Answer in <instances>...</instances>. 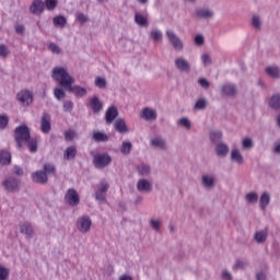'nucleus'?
Segmentation results:
<instances>
[{
	"label": "nucleus",
	"mask_w": 280,
	"mask_h": 280,
	"mask_svg": "<svg viewBox=\"0 0 280 280\" xmlns=\"http://www.w3.org/2000/svg\"><path fill=\"white\" fill-rule=\"evenodd\" d=\"M51 78L52 80H56L62 86L63 89L70 88L75 82V79L69 74V71H67L66 68L62 67H56L51 71Z\"/></svg>",
	"instance_id": "1"
},
{
	"label": "nucleus",
	"mask_w": 280,
	"mask_h": 280,
	"mask_svg": "<svg viewBox=\"0 0 280 280\" xmlns=\"http://www.w3.org/2000/svg\"><path fill=\"white\" fill-rule=\"evenodd\" d=\"M14 135H15V142H16L19 150H21V148H23V143L30 141V139H31L30 128L26 125L16 127L14 130Z\"/></svg>",
	"instance_id": "2"
},
{
	"label": "nucleus",
	"mask_w": 280,
	"mask_h": 280,
	"mask_svg": "<svg viewBox=\"0 0 280 280\" xmlns=\"http://www.w3.org/2000/svg\"><path fill=\"white\" fill-rule=\"evenodd\" d=\"M113 163V158L108 153H94L93 154V164L96 170H104Z\"/></svg>",
	"instance_id": "3"
},
{
	"label": "nucleus",
	"mask_w": 280,
	"mask_h": 280,
	"mask_svg": "<svg viewBox=\"0 0 280 280\" xmlns=\"http://www.w3.org/2000/svg\"><path fill=\"white\" fill-rule=\"evenodd\" d=\"M165 34L170 45H172L175 51H183V49H185V44L183 43V39L178 36V34H176V32H174V30L168 28L166 30Z\"/></svg>",
	"instance_id": "4"
},
{
	"label": "nucleus",
	"mask_w": 280,
	"mask_h": 280,
	"mask_svg": "<svg viewBox=\"0 0 280 280\" xmlns=\"http://www.w3.org/2000/svg\"><path fill=\"white\" fill-rule=\"evenodd\" d=\"M91 226H93V221L89 215L80 217L77 220V229L80 233H89L91 231Z\"/></svg>",
	"instance_id": "5"
},
{
	"label": "nucleus",
	"mask_w": 280,
	"mask_h": 280,
	"mask_svg": "<svg viewBox=\"0 0 280 280\" xmlns=\"http://www.w3.org/2000/svg\"><path fill=\"white\" fill-rule=\"evenodd\" d=\"M2 187L5 191L14 194L15 191H19L21 182L15 177H8L2 182Z\"/></svg>",
	"instance_id": "6"
},
{
	"label": "nucleus",
	"mask_w": 280,
	"mask_h": 280,
	"mask_svg": "<svg viewBox=\"0 0 280 280\" xmlns=\"http://www.w3.org/2000/svg\"><path fill=\"white\" fill-rule=\"evenodd\" d=\"M65 201L70 207H78L80 205V195L73 188H69L65 195Z\"/></svg>",
	"instance_id": "7"
},
{
	"label": "nucleus",
	"mask_w": 280,
	"mask_h": 280,
	"mask_svg": "<svg viewBox=\"0 0 280 280\" xmlns=\"http://www.w3.org/2000/svg\"><path fill=\"white\" fill-rule=\"evenodd\" d=\"M16 100L22 106H30L34 102V94L30 90H22L18 93Z\"/></svg>",
	"instance_id": "8"
},
{
	"label": "nucleus",
	"mask_w": 280,
	"mask_h": 280,
	"mask_svg": "<svg viewBox=\"0 0 280 280\" xmlns=\"http://www.w3.org/2000/svg\"><path fill=\"white\" fill-rule=\"evenodd\" d=\"M195 16L197 19H203L205 21H211V19L215 16V13L210 8L199 7L195 10Z\"/></svg>",
	"instance_id": "9"
},
{
	"label": "nucleus",
	"mask_w": 280,
	"mask_h": 280,
	"mask_svg": "<svg viewBox=\"0 0 280 280\" xmlns=\"http://www.w3.org/2000/svg\"><path fill=\"white\" fill-rule=\"evenodd\" d=\"M218 183V179L215 178V175L213 173L203 174L201 176V187L203 189H213Z\"/></svg>",
	"instance_id": "10"
},
{
	"label": "nucleus",
	"mask_w": 280,
	"mask_h": 280,
	"mask_svg": "<svg viewBox=\"0 0 280 280\" xmlns=\"http://www.w3.org/2000/svg\"><path fill=\"white\" fill-rule=\"evenodd\" d=\"M40 131L44 135H49V132H51V115L47 112H44L40 117Z\"/></svg>",
	"instance_id": "11"
},
{
	"label": "nucleus",
	"mask_w": 280,
	"mask_h": 280,
	"mask_svg": "<svg viewBox=\"0 0 280 280\" xmlns=\"http://www.w3.org/2000/svg\"><path fill=\"white\" fill-rule=\"evenodd\" d=\"M158 117H159V113H156V109L152 107H144L140 112V118L144 119V121H156Z\"/></svg>",
	"instance_id": "12"
},
{
	"label": "nucleus",
	"mask_w": 280,
	"mask_h": 280,
	"mask_svg": "<svg viewBox=\"0 0 280 280\" xmlns=\"http://www.w3.org/2000/svg\"><path fill=\"white\" fill-rule=\"evenodd\" d=\"M137 191H140V194H152V184L147 178H140L138 179L136 184Z\"/></svg>",
	"instance_id": "13"
},
{
	"label": "nucleus",
	"mask_w": 280,
	"mask_h": 280,
	"mask_svg": "<svg viewBox=\"0 0 280 280\" xmlns=\"http://www.w3.org/2000/svg\"><path fill=\"white\" fill-rule=\"evenodd\" d=\"M175 67L177 71H182V73H189V71H191V63L184 57L175 59Z\"/></svg>",
	"instance_id": "14"
},
{
	"label": "nucleus",
	"mask_w": 280,
	"mask_h": 280,
	"mask_svg": "<svg viewBox=\"0 0 280 280\" xmlns=\"http://www.w3.org/2000/svg\"><path fill=\"white\" fill-rule=\"evenodd\" d=\"M151 145H153V148H156L158 150H164V152H167V150H170L167 140L161 136L154 137L151 140Z\"/></svg>",
	"instance_id": "15"
},
{
	"label": "nucleus",
	"mask_w": 280,
	"mask_h": 280,
	"mask_svg": "<svg viewBox=\"0 0 280 280\" xmlns=\"http://www.w3.org/2000/svg\"><path fill=\"white\" fill-rule=\"evenodd\" d=\"M30 12L36 16L45 12V2L43 0H34L30 7Z\"/></svg>",
	"instance_id": "16"
},
{
	"label": "nucleus",
	"mask_w": 280,
	"mask_h": 280,
	"mask_svg": "<svg viewBox=\"0 0 280 280\" xmlns=\"http://www.w3.org/2000/svg\"><path fill=\"white\" fill-rule=\"evenodd\" d=\"M32 180L33 183H37L38 185H46L49 178L47 177V173L44 171H36L32 173Z\"/></svg>",
	"instance_id": "17"
},
{
	"label": "nucleus",
	"mask_w": 280,
	"mask_h": 280,
	"mask_svg": "<svg viewBox=\"0 0 280 280\" xmlns=\"http://www.w3.org/2000/svg\"><path fill=\"white\" fill-rule=\"evenodd\" d=\"M221 92L228 97H234V95H237V88L233 83H225L221 86Z\"/></svg>",
	"instance_id": "18"
},
{
	"label": "nucleus",
	"mask_w": 280,
	"mask_h": 280,
	"mask_svg": "<svg viewBox=\"0 0 280 280\" xmlns=\"http://www.w3.org/2000/svg\"><path fill=\"white\" fill-rule=\"evenodd\" d=\"M20 232L22 233V235L28 237V240H31V237H34V228L30 222L20 223Z\"/></svg>",
	"instance_id": "19"
},
{
	"label": "nucleus",
	"mask_w": 280,
	"mask_h": 280,
	"mask_svg": "<svg viewBox=\"0 0 280 280\" xmlns=\"http://www.w3.org/2000/svg\"><path fill=\"white\" fill-rule=\"evenodd\" d=\"M230 159L232 163H235L236 165H242L244 163V155L237 148L231 150Z\"/></svg>",
	"instance_id": "20"
},
{
	"label": "nucleus",
	"mask_w": 280,
	"mask_h": 280,
	"mask_svg": "<svg viewBox=\"0 0 280 280\" xmlns=\"http://www.w3.org/2000/svg\"><path fill=\"white\" fill-rule=\"evenodd\" d=\"M229 144L224 142L217 143L214 148V152L217 156H220L221 159H225V156L229 154Z\"/></svg>",
	"instance_id": "21"
},
{
	"label": "nucleus",
	"mask_w": 280,
	"mask_h": 280,
	"mask_svg": "<svg viewBox=\"0 0 280 280\" xmlns=\"http://www.w3.org/2000/svg\"><path fill=\"white\" fill-rule=\"evenodd\" d=\"M66 91H68L69 93H73L75 97H84V95H86L88 93L85 88L80 85H70Z\"/></svg>",
	"instance_id": "22"
},
{
	"label": "nucleus",
	"mask_w": 280,
	"mask_h": 280,
	"mask_svg": "<svg viewBox=\"0 0 280 280\" xmlns=\"http://www.w3.org/2000/svg\"><path fill=\"white\" fill-rule=\"evenodd\" d=\"M265 73L272 78L273 80L280 79V68L278 66H268L265 68Z\"/></svg>",
	"instance_id": "23"
},
{
	"label": "nucleus",
	"mask_w": 280,
	"mask_h": 280,
	"mask_svg": "<svg viewBox=\"0 0 280 280\" xmlns=\"http://www.w3.org/2000/svg\"><path fill=\"white\" fill-rule=\"evenodd\" d=\"M117 115H119V113L117 112V107H109L105 113L106 124H113V121L117 119Z\"/></svg>",
	"instance_id": "24"
},
{
	"label": "nucleus",
	"mask_w": 280,
	"mask_h": 280,
	"mask_svg": "<svg viewBox=\"0 0 280 280\" xmlns=\"http://www.w3.org/2000/svg\"><path fill=\"white\" fill-rule=\"evenodd\" d=\"M90 108L93 110V113L97 114L104 108V104L100 102V98L97 96H93L90 98Z\"/></svg>",
	"instance_id": "25"
},
{
	"label": "nucleus",
	"mask_w": 280,
	"mask_h": 280,
	"mask_svg": "<svg viewBox=\"0 0 280 280\" xmlns=\"http://www.w3.org/2000/svg\"><path fill=\"white\" fill-rule=\"evenodd\" d=\"M270 205V192H262L259 199L260 211H266Z\"/></svg>",
	"instance_id": "26"
},
{
	"label": "nucleus",
	"mask_w": 280,
	"mask_h": 280,
	"mask_svg": "<svg viewBox=\"0 0 280 280\" xmlns=\"http://www.w3.org/2000/svg\"><path fill=\"white\" fill-rule=\"evenodd\" d=\"M92 140L96 143H106L108 141V136L102 131H93L92 132Z\"/></svg>",
	"instance_id": "27"
},
{
	"label": "nucleus",
	"mask_w": 280,
	"mask_h": 280,
	"mask_svg": "<svg viewBox=\"0 0 280 280\" xmlns=\"http://www.w3.org/2000/svg\"><path fill=\"white\" fill-rule=\"evenodd\" d=\"M137 172L139 176H150L152 174V167L150 164L142 163L137 166Z\"/></svg>",
	"instance_id": "28"
},
{
	"label": "nucleus",
	"mask_w": 280,
	"mask_h": 280,
	"mask_svg": "<svg viewBox=\"0 0 280 280\" xmlns=\"http://www.w3.org/2000/svg\"><path fill=\"white\" fill-rule=\"evenodd\" d=\"M114 126H115L116 132H120V135L128 132V126H126V121H124V119L121 118H117L115 120Z\"/></svg>",
	"instance_id": "29"
},
{
	"label": "nucleus",
	"mask_w": 280,
	"mask_h": 280,
	"mask_svg": "<svg viewBox=\"0 0 280 280\" xmlns=\"http://www.w3.org/2000/svg\"><path fill=\"white\" fill-rule=\"evenodd\" d=\"M149 38H151L153 43H161V40H163V32L159 28H153L149 33Z\"/></svg>",
	"instance_id": "30"
},
{
	"label": "nucleus",
	"mask_w": 280,
	"mask_h": 280,
	"mask_svg": "<svg viewBox=\"0 0 280 280\" xmlns=\"http://www.w3.org/2000/svg\"><path fill=\"white\" fill-rule=\"evenodd\" d=\"M135 23L138 24L139 27H148V15H142L141 13L136 12Z\"/></svg>",
	"instance_id": "31"
},
{
	"label": "nucleus",
	"mask_w": 280,
	"mask_h": 280,
	"mask_svg": "<svg viewBox=\"0 0 280 280\" xmlns=\"http://www.w3.org/2000/svg\"><path fill=\"white\" fill-rule=\"evenodd\" d=\"M254 240L257 244H264L268 240V230H260L254 234Z\"/></svg>",
	"instance_id": "32"
},
{
	"label": "nucleus",
	"mask_w": 280,
	"mask_h": 280,
	"mask_svg": "<svg viewBox=\"0 0 280 280\" xmlns=\"http://www.w3.org/2000/svg\"><path fill=\"white\" fill-rule=\"evenodd\" d=\"M252 26L254 27V30H257L258 32H261V27H264V20H261L260 15H253L252 16Z\"/></svg>",
	"instance_id": "33"
},
{
	"label": "nucleus",
	"mask_w": 280,
	"mask_h": 280,
	"mask_svg": "<svg viewBox=\"0 0 280 280\" xmlns=\"http://www.w3.org/2000/svg\"><path fill=\"white\" fill-rule=\"evenodd\" d=\"M12 163V155L10 152L2 150L0 151V165H10Z\"/></svg>",
	"instance_id": "34"
},
{
	"label": "nucleus",
	"mask_w": 280,
	"mask_h": 280,
	"mask_svg": "<svg viewBox=\"0 0 280 280\" xmlns=\"http://www.w3.org/2000/svg\"><path fill=\"white\" fill-rule=\"evenodd\" d=\"M269 106L273 110H280V94H273L269 100Z\"/></svg>",
	"instance_id": "35"
},
{
	"label": "nucleus",
	"mask_w": 280,
	"mask_h": 280,
	"mask_svg": "<svg viewBox=\"0 0 280 280\" xmlns=\"http://www.w3.org/2000/svg\"><path fill=\"white\" fill-rule=\"evenodd\" d=\"M208 106H209V101H207V98H205V97H201V98L196 101L192 108L195 110H205Z\"/></svg>",
	"instance_id": "36"
},
{
	"label": "nucleus",
	"mask_w": 280,
	"mask_h": 280,
	"mask_svg": "<svg viewBox=\"0 0 280 280\" xmlns=\"http://www.w3.org/2000/svg\"><path fill=\"white\" fill-rule=\"evenodd\" d=\"M149 225L151 226L152 231H154L155 233H161L163 221H161V219H151L149 221Z\"/></svg>",
	"instance_id": "37"
},
{
	"label": "nucleus",
	"mask_w": 280,
	"mask_h": 280,
	"mask_svg": "<svg viewBox=\"0 0 280 280\" xmlns=\"http://www.w3.org/2000/svg\"><path fill=\"white\" fill-rule=\"evenodd\" d=\"M78 154V149L75 147H68L65 151L63 159L65 161H71Z\"/></svg>",
	"instance_id": "38"
},
{
	"label": "nucleus",
	"mask_w": 280,
	"mask_h": 280,
	"mask_svg": "<svg viewBox=\"0 0 280 280\" xmlns=\"http://www.w3.org/2000/svg\"><path fill=\"white\" fill-rule=\"evenodd\" d=\"M52 25L55 27H60L62 30V27H65V25H67V18H65L62 15H57V16L52 18Z\"/></svg>",
	"instance_id": "39"
},
{
	"label": "nucleus",
	"mask_w": 280,
	"mask_h": 280,
	"mask_svg": "<svg viewBox=\"0 0 280 280\" xmlns=\"http://www.w3.org/2000/svg\"><path fill=\"white\" fill-rule=\"evenodd\" d=\"M131 151H132V142L122 141L120 147L121 154H125V156H128V154H130Z\"/></svg>",
	"instance_id": "40"
},
{
	"label": "nucleus",
	"mask_w": 280,
	"mask_h": 280,
	"mask_svg": "<svg viewBox=\"0 0 280 280\" xmlns=\"http://www.w3.org/2000/svg\"><path fill=\"white\" fill-rule=\"evenodd\" d=\"M209 137H210V141H212V143H220V141L222 139V131L212 130V131H210Z\"/></svg>",
	"instance_id": "41"
},
{
	"label": "nucleus",
	"mask_w": 280,
	"mask_h": 280,
	"mask_svg": "<svg viewBox=\"0 0 280 280\" xmlns=\"http://www.w3.org/2000/svg\"><path fill=\"white\" fill-rule=\"evenodd\" d=\"M245 200L247 205H255V202L259 200V196L257 195V192L252 191L245 196Z\"/></svg>",
	"instance_id": "42"
},
{
	"label": "nucleus",
	"mask_w": 280,
	"mask_h": 280,
	"mask_svg": "<svg viewBox=\"0 0 280 280\" xmlns=\"http://www.w3.org/2000/svg\"><path fill=\"white\" fill-rule=\"evenodd\" d=\"M58 5V0H45L44 8L49 12H54Z\"/></svg>",
	"instance_id": "43"
},
{
	"label": "nucleus",
	"mask_w": 280,
	"mask_h": 280,
	"mask_svg": "<svg viewBox=\"0 0 280 280\" xmlns=\"http://www.w3.org/2000/svg\"><path fill=\"white\" fill-rule=\"evenodd\" d=\"M44 174H46V176H54L56 175V165L54 164H45L44 165Z\"/></svg>",
	"instance_id": "44"
},
{
	"label": "nucleus",
	"mask_w": 280,
	"mask_h": 280,
	"mask_svg": "<svg viewBox=\"0 0 280 280\" xmlns=\"http://www.w3.org/2000/svg\"><path fill=\"white\" fill-rule=\"evenodd\" d=\"M242 148L243 150H253V148H255V143L253 142V139L250 138L243 139Z\"/></svg>",
	"instance_id": "45"
},
{
	"label": "nucleus",
	"mask_w": 280,
	"mask_h": 280,
	"mask_svg": "<svg viewBox=\"0 0 280 280\" xmlns=\"http://www.w3.org/2000/svg\"><path fill=\"white\" fill-rule=\"evenodd\" d=\"M30 152H36L38 150V141L36 138H30L27 140Z\"/></svg>",
	"instance_id": "46"
},
{
	"label": "nucleus",
	"mask_w": 280,
	"mask_h": 280,
	"mask_svg": "<svg viewBox=\"0 0 280 280\" xmlns=\"http://www.w3.org/2000/svg\"><path fill=\"white\" fill-rule=\"evenodd\" d=\"M244 268H248V261L246 259H238L234 264V269L244 270Z\"/></svg>",
	"instance_id": "47"
},
{
	"label": "nucleus",
	"mask_w": 280,
	"mask_h": 280,
	"mask_svg": "<svg viewBox=\"0 0 280 280\" xmlns=\"http://www.w3.org/2000/svg\"><path fill=\"white\" fill-rule=\"evenodd\" d=\"M178 126H182L183 128H186V130H189L191 128V120L187 117H183L179 120H177Z\"/></svg>",
	"instance_id": "48"
},
{
	"label": "nucleus",
	"mask_w": 280,
	"mask_h": 280,
	"mask_svg": "<svg viewBox=\"0 0 280 280\" xmlns=\"http://www.w3.org/2000/svg\"><path fill=\"white\" fill-rule=\"evenodd\" d=\"M54 96L56 100H58V102H60V100H65V90H62L61 88H55L54 89Z\"/></svg>",
	"instance_id": "49"
},
{
	"label": "nucleus",
	"mask_w": 280,
	"mask_h": 280,
	"mask_svg": "<svg viewBox=\"0 0 280 280\" xmlns=\"http://www.w3.org/2000/svg\"><path fill=\"white\" fill-rule=\"evenodd\" d=\"M10 121V118L7 115L0 114V129L5 130L8 128V124Z\"/></svg>",
	"instance_id": "50"
},
{
	"label": "nucleus",
	"mask_w": 280,
	"mask_h": 280,
	"mask_svg": "<svg viewBox=\"0 0 280 280\" xmlns=\"http://www.w3.org/2000/svg\"><path fill=\"white\" fill-rule=\"evenodd\" d=\"M94 84L97 86V89H106V79L97 77L94 81Z\"/></svg>",
	"instance_id": "51"
},
{
	"label": "nucleus",
	"mask_w": 280,
	"mask_h": 280,
	"mask_svg": "<svg viewBox=\"0 0 280 280\" xmlns=\"http://www.w3.org/2000/svg\"><path fill=\"white\" fill-rule=\"evenodd\" d=\"M110 187V185L107 182H101L97 185V189L98 191L106 194L108 191V188Z\"/></svg>",
	"instance_id": "52"
},
{
	"label": "nucleus",
	"mask_w": 280,
	"mask_h": 280,
	"mask_svg": "<svg viewBox=\"0 0 280 280\" xmlns=\"http://www.w3.org/2000/svg\"><path fill=\"white\" fill-rule=\"evenodd\" d=\"M10 54V50L8 49V46L5 44L0 45V58H8V55Z\"/></svg>",
	"instance_id": "53"
},
{
	"label": "nucleus",
	"mask_w": 280,
	"mask_h": 280,
	"mask_svg": "<svg viewBox=\"0 0 280 280\" xmlns=\"http://www.w3.org/2000/svg\"><path fill=\"white\" fill-rule=\"evenodd\" d=\"M8 277H10V271H8V268L0 266V280H8Z\"/></svg>",
	"instance_id": "54"
},
{
	"label": "nucleus",
	"mask_w": 280,
	"mask_h": 280,
	"mask_svg": "<svg viewBox=\"0 0 280 280\" xmlns=\"http://www.w3.org/2000/svg\"><path fill=\"white\" fill-rule=\"evenodd\" d=\"M201 62L202 65H205V67H209V65H211V56L209 54H203L201 56Z\"/></svg>",
	"instance_id": "55"
},
{
	"label": "nucleus",
	"mask_w": 280,
	"mask_h": 280,
	"mask_svg": "<svg viewBox=\"0 0 280 280\" xmlns=\"http://www.w3.org/2000/svg\"><path fill=\"white\" fill-rule=\"evenodd\" d=\"M221 279L222 280H233V275L231 273V271L223 269L221 272Z\"/></svg>",
	"instance_id": "56"
},
{
	"label": "nucleus",
	"mask_w": 280,
	"mask_h": 280,
	"mask_svg": "<svg viewBox=\"0 0 280 280\" xmlns=\"http://www.w3.org/2000/svg\"><path fill=\"white\" fill-rule=\"evenodd\" d=\"M63 110H65V113H71V110H73V102L65 101L63 102Z\"/></svg>",
	"instance_id": "57"
},
{
	"label": "nucleus",
	"mask_w": 280,
	"mask_h": 280,
	"mask_svg": "<svg viewBox=\"0 0 280 280\" xmlns=\"http://www.w3.org/2000/svg\"><path fill=\"white\" fill-rule=\"evenodd\" d=\"M198 84L201 86V89H209V86H211V83L206 78L199 79Z\"/></svg>",
	"instance_id": "58"
},
{
	"label": "nucleus",
	"mask_w": 280,
	"mask_h": 280,
	"mask_svg": "<svg viewBox=\"0 0 280 280\" xmlns=\"http://www.w3.org/2000/svg\"><path fill=\"white\" fill-rule=\"evenodd\" d=\"M95 200H97L98 202H104L106 200V192L97 190L95 192Z\"/></svg>",
	"instance_id": "59"
},
{
	"label": "nucleus",
	"mask_w": 280,
	"mask_h": 280,
	"mask_svg": "<svg viewBox=\"0 0 280 280\" xmlns=\"http://www.w3.org/2000/svg\"><path fill=\"white\" fill-rule=\"evenodd\" d=\"M65 139H66L67 141H73V139H75V131H73V130H67V131L65 132Z\"/></svg>",
	"instance_id": "60"
},
{
	"label": "nucleus",
	"mask_w": 280,
	"mask_h": 280,
	"mask_svg": "<svg viewBox=\"0 0 280 280\" xmlns=\"http://www.w3.org/2000/svg\"><path fill=\"white\" fill-rule=\"evenodd\" d=\"M48 49H50L52 54H60V51H61L60 46H58L54 43L49 44Z\"/></svg>",
	"instance_id": "61"
},
{
	"label": "nucleus",
	"mask_w": 280,
	"mask_h": 280,
	"mask_svg": "<svg viewBox=\"0 0 280 280\" xmlns=\"http://www.w3.org/2000/svg\"><path fill=\"white\" fill-rule=\"evenodd\" d=\"M77 21L81 24H84L86 21H89V18L84 13H78Z\"/></svg>",
	"instance_id": "62"
},
{
	"label": "nucleus",
	"mask_w": 280,
	"mask_h": 280,
	"mask_svg": "<svg viewBox=\"0 0 280 280\" xmlns=\"http://www.w3.org/2000/svg\"><path fill=\"white\" fill-rule=\"evenodd\" d=\"M195 44L198 45L199 47L205 45V36L202 35H196L195 37Z\"/></svg>",
	"instance_id": "63"
},
{
	"label": "nucleus",
	"mask_w": 280,
	"mask_h": 280,
	"mask_svg": "<svg viewBox=\"0 0 280 280\" xmlns=\"http://www.w3.org/2000/svg\"><path fill=\"white\" fill-rule=\"evenodd\" d=\"M256 280H268V277L266 276V272L257 271L256 272Z\"/></svg>",
	"instance_id": "64"
}]
</instances>
